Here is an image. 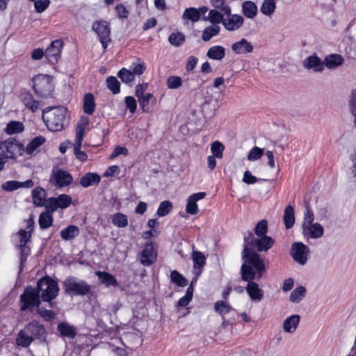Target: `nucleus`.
<instances>
[{"instance_id": "f257e3e1", "label": "nucleus", "mask_w": 356, "mask_h": 356, "mask_svg": "<svg viewBox=\"0 0 356 356\" xmlns=\"http://www.w3.org/2000/svg\"><path fill=\"white\" fill-rule=\"evenodd\" d=\"M244 257L245 263H242L240 268L241 279L247 282L245 289L250 300L257 303L264 298V291L259 285L258 281L266 273L267 267L255 254H245Z\"/></svg>"}, {"instance_id": "f03ea898", "label": "nucleus", "mask_w": 356, "mask_h": 356, "mask_svg": "<svg viewBox=\"0 0 356 356\" xmlns=\"http://www.w3.org/2000/svg\"><path fill=\"white\" fill-rule=\"evenodd\" d=\"M243 248L241 252V259L245 263V255L252 256L255 254L265 264L264 259H262L258 252H267L275 243V240L270 236H258L255 238L252 232L250 231L247 236L243 238Z\"/></svg>"}, {"instance_id": "7ed1b4c3", "label": "nucleus", "mask_w": 356, "mask_h": 356, "mask_svg": "<svg viewBox=\"0 0 356 356\" xmlns=\"http://www.w3.org/2000/svg\"><path fill=\"white\" fill-rule=\"evenodd\" d=\"M42 120L49 130L61 131L69 123L67 110L64 106L47 108L42 111Z\"/></svg>"}, {"instance_id": "20e7f679", "label": "nucleus", "mask_w": 356, "mask_h": 356, "mask_svg": "<svg viewBox=\"0 0 356 356\" xmlns=\"http://www.w3.org/2000/svg\"><path fill=\"white\" fill-rule=\"evenodd\" d=\"M24 152V145L14 138L0 141V171L4 168L6 160L15 159Z\"/></svg>"}, {"instance_id": "39448f33", "label": "nucleus", "mask_w": 356, "mask_h": 356, "mask_svg": "<svg viewBox=\"0 0 356 356\" xmlns=\"http://www.w3.org/2000/svg\"><path fill=\"white\" fill-rule=\"evenodd\" d=\"M36 292L44 302H49V307H53L56 302H51L58 293L59 288L56 282L49 277L41 278L37 284Z\"/></svg>"}, {"instance_id": "423d86ee", "label": "nucleus", "mask_w": 356, "mask_h": 356, "mask_svg": "<svg viewBox=\"0 0 356 356\" xmlns=\"http://www.w3.org/2000/svg\"><path fill=\"white\" fill-rule=\"evenodd\" d=\"M33 83L35 92L41 97H49L54 89L52 77L47 74H38L33 78Z\"/></svg>"}, {"instance_id": "0eeeda50", "label": "nucleus", "mask_w": 356, "mask_h": 356, "mask_svg": "<svg viewBox=\"0 0 356 356\" xmlns=\"http://www.w3.org/2000/svg\"><path fill=\"white\" fill-rule=\"evenodd\" d=\"M89 124L88 118H83L77 124L76 127V138L74 147V152L76 158L81 161H85L87 159V154L81 150L82 141L85 136V130Z\"/></svg>"}, {"instance_id": "6e6552de", "label": "nucleus", "mask_w": 356, "mask_h": 356, "mask_svg": "<svg viewBox=\"0 0 356 356\" xmlns=\"http://www.w3.org/2000/svg\"><path fill=\"white\" fill-rule=\"evenodd\" d=\"M66 293L74 296H85L91 290V286L86 281L75 277H68L64 281Z\"/></svg>"}, {"instance_id": "1a4fd4ad", "label": "nucleus", "mask_w": 356, "mask_h": 356, "mask_svg": "<svg viewBox=\"0 0 356 356\" xmlns=\"http://www.w3.org/2000/svg\"><path fill=\"white\" fill-rule=\"evenodd\" d=\"M40 297L36 292L35 288L28 286L20 296V309L22 311L32 310L34 307L37 308L40 305Z\"/></svg>"}, {"instance_id": "9d476101", "label": "nucleus", "mask_w": 356, "mask_h": 356, "mask_svg": "<svg viewBox=\"0 0 356 356\" xmlns=\"http://www.w3.org/2000/svg\"><path fill=\"white\" fill-rule=\"evenodd\" d=\"M92 29L98 35L103 48L106 49L107 42L110 41L109 23L106 20L95 21L92 24Z\"/></svg>"}, {"instance_id": "9b49d317", "label": "nucleus", "mask_w": 356, "mask_h": 356, "mask_svg": "<svg viewBox=\"0 0 356 356\" xmlns=\"http://www.w3.org/2000/svg\"><path fill=\"white\" fill-rule=\"evenodd\" d=\"M309 248L302 242H295L291 245V254L296 262L305 265L307 261Z\"/></svg>"}, {"instance_id": "f8f14e48", "label": "nucleus", "mask_w": 356, "mask_h": 356, "mask_svg": "<svg viewBox=\"0 0 356 356\" xmlns=\"http://www.w3.org/2000/svg\"><path fill=\"white\" fill-rule=\"evenodd\" d=\"M63 47L62 40H56L48 46L45 50V58L50 65H56L60 58V54Z\"/></svg>"}, {"instance_id": "ddd939ff", "label": "nucleus", "mask_w": 356, "mask_h": 356, "mask_svg": "<svg viewBox=\"0 0 356 356\" xmlns=\"http://www.w3.org/2000/svg\"><path fill=\"white\" fill-rule=\"evenodd\" d=\"M31 337L34 340H38L40 342H44L46 339V330L44 326L38 321H32L24 327Z\"/></svg>"}, {"instance_id": "4468645a", "label": "nucleus", "mask_w": 356, "mask_h": 356, "mask_svg": "<svg viewBox=\"0 0 356 356\" xmlns=\"http://www.w3.org/2000/svg\"><path fill=\"white\" fill-rule=\"evenodd\" d=\"M302 235L307 239H317L321 238L324 234V228L318 222H315L302 228Z\"/></svg>"}, {"instance_id": "2eb2a0df", "label": "nucleus", "mask_w": 356, "mask_h": 356, "mask_svg": "<svg viewBox=\"0 0 356 356\" xmlns=\"http://www.w3.org/2000/svg\"><path fill=\"white\" fill-rule=\"evenodd\" d=\"M143 73V68H122L118 75L125 83H131L134 81L136 75L140 76Z\"/></svg>"}, {"instance_id": "dca6fc26", "label": "nucleus", "mask_w": 356, "mask_h": 356, "mask_svg": "<svg viewBox=\"0 0 356 356\" xmlns=\"http://www.w3.org/2000/svg\"><path fill=\"white\" fill-rule=\"evenodd\" d=\"M52 177L55 184L60 187L70 185L73 180L72 175L68 172L63 170H58L54 172Z\"/></svg>"}, {"instance_id": "f3484780", "label": "nucleus", "mask_w": 356, "mask_h": 356, "mask_svg": "<svg viewBox=\"0 0 356 356\" xmlns=\"http://www.w3.org/2000/svg\"><path fill=\"white\" fill-rule=\"evenodd\" d=\"M19 99L24 105L33 113L38 111L41 106V102L35 100L30 92H22L19 95Z\"/></svg>"}, {"instance_id": "a211bd4d", "label": "nucleus", "mask_w": 356, "mask_h": 356, "mask_svg": "<svg viewBox=\"0 0 356 356\" xmlns=\"http://www.w3.org/2000/svg\"><path fill=\"white\" fill-rule=\"evenodd\" d=\"M244 19L241 15H229L227 19H224V28L228 31H236L243 24Z\"/></svg>"}, {"instance_id": "6ab92c4d", "label": "nucleus", "mask_w": 356, "mask_h": 356, "mask_svg": "<svg viewBox=\"0 0 356 356\" xmlns=\"http://www.w3.org/2000/svg\"><path fill=\"white\" fill-rule=\"evenodd\" d=\"M156 260V254L152 243L147 244L141 252L140 262L145 266L151 265Z\"/></svg>"}, {"instance_id": "aec40b11", "label": "nucleus", "mask_w": 356, "mask_h": 356, "mask_svg": "<svg viewBox=\"0 0 356 356\" xmlns=\"http://www.w3.org/2000/svg\"><path fill=\"white\" fill-rule=\"evenodd\" d=\"M300 316L298 314H293L287 317L283 323V329L287 333H293L299 325Z\"/></svg>"}, {"instance_id": "412c9836", "label": "nucleus", "mask_w": 356, "mask_h": 356, "mask_svg": "<svg viewBox=\"0 0 356 356\" xmlns=\"http://www.w3.org/2000/svg\"><path fill=\"white\" fill-rule=\"evenodd\" d=\"M232 49L236 54H241L252 52L253 47L246 39L242 38L240 41L234 43Z\"/></svg>"}, {"instance_id": "4be33fe9", "label": "nucleus", "mask_w": 356, "mask_h": 356, "mask_svg": "<svg viewBox=\"0 0 356 356\" xmlns=\"http://www.w3.org/2000/svg\"><path fill=\"white\" fill-rule=\"evenodd\" d=\"M95 274L99 277L100 283L106 287L118 286L117 280L112 274L105 271H97Z\"/></svg>"}, {"instance_id": "5701e85b", "label": "nucleus", "mask_w": 356, "mask_h": 356, "mask_svg": "<svg viewBox=\"0 0 356 356\" xmlns=\"http://www.w3.org/2000/svg\"><path fill=\"white\" fill-rule=\"evenodd\" d=\"M192 258L195 273L199 276L201 273V268L205 265L206 258L203 253L198 251H193Z\"/></svg>"}, {"instance_id": "b1692460", "label": "nucleus", "mask_w": 356, "mask_h": 356, "mask_svg": "<svg viewBox=\"0 0 356 356\" xmlns=\"http://www.w3.org/2000/svg\"><path fill=\"white\" fill-rule=\"evenodd\" d=\"M33 203L37 207L44 205L47 193L42 187H37L32 191Z\"/></svg>"}, {"instance_id": "393cba45", "label": "nucleus", "mask_w": 356, "mask_h": 356, "mask_svg": "<svg viewBox=\"0 0 356 356\" xmlns=\"http://www.w3.org/2000/svg\"><path fill=\"white\" fill-rule=\"evenodd\" d=\"M33 220L32 219H29L27 222L26 229L25 230L22 229L18 232V236L19 238V245H27V243L29 242L31 236V232L33 229Z\"/></svg>"}, {"instance_id": "a878e982", "label": "nucleus", "mask_w": 356, "mask_h": 356, "mask_svg": "<svg viewBox=\"0 0 356 356\" xmlns=\"http://www.w3.org/2000/svg\"><path fill=\"white\" fill-rule=\"evenodd\" d=\"M257 6L251 1H245L242 4V13L243 14L249 19H253L257 14Z\"/></svg>"}, {"instance_id": "bb28decb", "label": "nucleus", "mask_w": 356, "mask_h": 356, "mask_svg": "<svg viewBox=\"0 0 356 356\" xmlns=\"http://www.w3.org/2000/svg\"><path fill=\"white\" fill-rule=\"evenodd\" d=\"M100 181V177L96 173L88 172L80 179V184L87 188L90 186L97 185Z\"/></svg>"}, {"instance_id": "cd10ccee", "label": "nucleus", "mask_w": 356, "mask_h": 356, "mask_svg": "<svg viewBox=\"0 0 356 356\" xmlns=\"http://www.w3.org/2000/svg\"><path fill=\"white\" fill-rule=\"evenodd\" d=\"M58 330L62 337L73 339L76 334V329L67 323H60L58 325Z\"/></svg>"}, {"instance_id": "c85d7f7f", "label": "nucleus", "mask_w": 356, "mask_h": 356, "mask_svg": "<svg viewBox=\"0 0 356 356\" xmlns=\"http://www.w3.org/2000/svg\"><path fill=\"white\" fill-rule=\"evenodd\" d=\"M283 220L286 229H291L295 223L294 209L291 205L286 207Z\"/></svg>"}, {"instance_id": "c756f323", "label": "nucleus", "mask_w": 356, "mask_h": 356, "mask_svg": "<svg viewBox=\"0 0 356 356\" xmlns=\"http://www.w3.org/2000/svg\"><path fill=\"white\" fill-rule=\"evenodd\" d=\"M33 341L29 334L25 329L21 330L17 336L16 343L19 346L26 348Z\"/></svg>"}, {"instance_id": "7c9ffc66", "label": "nucleus", "mask_w": 356, "mask_h": 356, "mask_svg": "<svg viewBox=\"0 0 356 356\" xmlns=\"http://www.w3.org/2000/svg\"><path fill=\"white\" fill-rule=\"evenodd\" d=\"M343 62V58L341 55L332 54L325 58L323 64L325 65V67H338L341 65Z\"/></svg>"}, {"instance_id": "2f4dec72", "label": "nucleus", "mask_w": 356, "mask_h": 356, "mask_svg": "<svg viewBox=\"0 0 356 356\" xmlns=\"http://www.w3.org/2000/svg\"><path fill=\"white\" fill-rule=\"evenodd\" d=\"M83 108L85 113L91 115L95 108V97L92 94L88 93L84 95Z\"/></svg>"}, {"instance_id": "473e14b6", "label": "nucleus", "mask_w": 356, "mask_h": 356, "mask_svg": "<svg viewBox=\"0 0 356 356\" xmlns=\"http://www.w3.org/2000/svg\"><path fill=\"white\" fill-rule=\"evenodd\" d=\"M79 234V229L75 225H69L60 231V236L65 241L74 238Z\"/></svg>"}, {"instance_id": "72a5a7b5", "label": "nucleus", "mask_w": 356, "mask_h": 356, "mask_svg": "<svg viewBox=\"0 0 356 356\" xmlns=\"http://www.w3.org/2000/svg\"><path fill=\"white\" fill-rule=\"evenodd\" d=\"M306 288L303 286H299L291 291L289 300L293 303H299L306 296Z\"/></svg>"}, {"instance_id": "f704fd0d", "label": "nucleus", "mask_w": 356, "mask_h": 356, "mask_svg": "<svg viewBox=\"0 0 356 356\" xmlns=\"http://www.w3.org/2000/svg\"><path fill=\"white\" fill-rule=\"evenodd\" d=\"M45 142V138L42 136L34 138L26 146L24 151L28 154H32L40 146Z\"/></svg>"}, {"instance_id": "c9c22d12", "label": "nucleus", "mask_w": 356, "mask_h": 356, "mask_svg": "<svg viewBox=\"0 0 356 356\" xmlns=\"http://www.w3.org/2000/svg\"><path fill=\"white\" fill-rule=\"evenodd\" d=\"M38 222L42 229L49 228L53 223L52 214L47 211L42 213L39 216Z\"/></svg>"}, {"instance_id": "e433bc0d", "label": "nucleus", "mask_w": 356, "mask_h": 356, "mask_svg": "<svg viewBox=\"0 0 356 356\" xmlns=\"http://www.w3.org/2000/svg\"><path fill=\"white\" fill-rule=\"evenodd\" d=\"M24 129V127L22 122L18 121H11L7 124L6 132L9 135H12L21 133Z\"/></svg>"}, {"instance_id": "4c0bfd02", "label": "nucleus", "mask_w": 356, "mask_h": 356, "mask_svg": "<svg viewBox=\"0 0 356 356\" xmlns=\"http://www.w3.org/2000/svg\"><path fill=\"white\" fill-rule=\"evenodd\" d=\"M112 223L119 227H125L128 225V219L126 215L122 213H117L111 216Z\"/></svg>"}, {"instance_id": "58836bf2", "label": "nucleus", "mask_w": 356, "mask_h": 356, "mask_svg": "<svg viewBox=\"0 0 356 356\" xmlns=\"http://www.w3.org/2000/svg\"><path fill=\"white\" fill-rule=\"evenodd\" d=\"M276 3L275 0H264L261 6V12L266 15L270 16L275 10Z\"/></svg>"}, {"instance_id": "ea45409f", "label": "nucleus", "mask_w": 356, "mask_h": 356, "mask_svg": "<svg viewBox=\"0 0 356 356\" xmlns=\"http://www.w3.org/2000/svg\"><path fill=\"white\" fill-rule=\"evenodd\" d=\"M220 28L218 25H211L207 27L202 33V40L204 41H209L213 35H216L220 32Z\"/></svg>"}, {"instance_id": "a19ab883", "label": "nucleus", "mask_w": 356, "mask_h": 356, "mask_svg": "<svg viewBox=\"0 0 356 356\" xmlns=\"http://www.w3.org/2000/svg\"><path fill=\"white\" fill-rule=\"evenodd\" d=\"M155 102L156 99L151 93H146L145 95L138 99L140 106L145 112L149 111V104L150 103H155Z\"/></svg>"}, {"instance_id": "79ce46f5", "label": "nucleus", "mask_w": 356, "mask_h": 356, "mask_svg": "<svg viewBox=\"0 0 356 356\" xmlns=\"http://www.w3.org/2000/svg\"><path fill=\"white\" fill-rule=\"evenodd\" d=\"M182 18L184 19H190L192 22H195L200 19V11L195 8H186L182 15Z\"/></svg>"}, {"instance_id": "37998d69", "label": "nucleus", "mask_w": 356, "mask_h": 356, "mask_svg": "<svg viewBox=\"0 0 356 356\" xmlns=\"http://www.w3.org/2000/svg\"><path fill=\"white\" fill-rule=\"evenodd\" d=\"M268 221L265 219L259 220L255 225L254 234L257 236H267L268 232Z\"/></svg>"}, {"instance_id": "c03bdc74", "label": "nucleus", "mask_w": 356, "mask_h": 356, "mask_svg": "<svg viewBox=\"0 0 356 356\" xmlns=\"http://www.w3.org/2000/svg\"><path fill=\"white\" fill-rule=\"evenodd\" d=\"M323 61L316 55L308 56L303 63V67H322Z\"/></svg>"}, {"instance_id": "a18cd8bd", "label": "nucleus", "mask_w": 356, "mask_h": 356, "mask_svg": "<svg viewBox=\"0 0 356 356\" xmlns=\"http://www.w3.org/2000/svg\"><path fill=\"white\" fill-rule=\"evenodd\" d=\"M314 215L312 209L307 206L306 207L305 211L304 212V220L302 224V229L305 227V226L310 225L314 224Z\"/></svg>"}, {"instance_id": "49530a36", "label": "nucleus", "mask_w": 356, "mask_h": 356, "mask_svg": "<svg viewBox=\"0 0 356 356\" xmlns=\"http://www.w3.org/2000/svg\"><path fill=\"white\" fill-rule=\"evenodd\" d=\"M264 153V149L254 146L249 152L247 159L248 161H256L259 159Z\"/></svg>"}, {"instance_id": "de8ad7c7", "label": "nucleus", "mask_w": 356, "mask_h": 356, "mask_svg": "<svg viewBox=\"0 0 356 356\" xmlns=\"http://www.w3.org/2000/svg\"><path fill=\"white\" fill-rule=\"evenodd\" d=\"M267 179L257 178L254 176L249 170L245 171L243 173V181L247 184H254L258 181H268Z\"/></svg>"}, {"instance_id": "09e8293b", "label": "nucleus", "mask_w": 356, "mask_h": 356, "mask_svg": "<svg viewBox=\"0 0 356 356\" xmlns=\"http://www.w3.org/2000/svg\"><path fill=\"white\" fill-rule=\"evenodd\" d=\"M170 279L172 282L175 283L179 286H185L187 284L186 279L177 270L171 272Z\"/></svg>"}, {"instance_id": "8fccbe9b", "label": "nucleus", "mask_w": 356, "mask_h": 356, "mask_svg": "<svg viewBox=\"0 0 356 356\" xmlns=\"http://www.w3.org/2000/svg\"><path fill=\"white\" fill-rule=\"evenodd\" d=\"M209 58L221 60L222 58V47L216 46L210 48L207 52Z\"/></svg>"}, {"instance_id": "3c124183", "label": "nucleus", "mask_w": 356, "mask_h": 356, "mask_svg": "<svg viewBox=\"0 0 356 356\" xmlns=\"http://www.w3.org/2000/svg\"><path fill=\"white\" fill-rule=\"evenodd\" d=\"M60 209L67 208L72 203V198L70 196L66 194L60 195L58 197H56Z\"/></svg>"}, {"instance_id": "603ef678", "label": "nucleus", "mask_w": 356, "mask_h": 356, "mask_svg": "<svg viewBox=\"0 0 356 356\" xmlns=\"http://www.w3.org/2000/svg\"><path fill=\"white\" fill-rule=\"evenodd\" d=\"M172 208V205L169 201H163L160 204L156 213L159 217L165 216L171 211Z\"/></svg>"}, {"instance_id": "864d4df0", "label": "nucleus", "mask_w": 356, "mask_h": 356, "mask_svg": "<svg viewBox=\"0 0 356 356\" xmlns=\"http://www.w3.org/2000/svg\"><path fill=\"white\" fill-rule=\"evenodd\" d=\"M185 40L184 35L181 33H173L168 38L169 42L174 46L181 45Z\"/></svg>"}, {"instance_id": "5fc2aeb1", "label": "nucleus", "mask_w": 356, "mask_h": 356, "mask_svg": "<svg viewBox=\"0 0 356 356\" xmlns=\"http://www.w3.org/2000/svg\"><path fill=\"white\" fill-rule=\"evenodd\" d=\"M108 88L114 93L120 92V82L114 76H110L106 80Z\"/></svg>"}, {"instance_id": "6e6d98bb", "label": "nucleus", "mask_w": 356, "mask_h": 356, "mask_svg": "<svg viewBox=\"0 0 356 356\" xmlns=\"http://www.w3.org/2000/svg\"><path fill=\"white\" fill-rule=\"evenodd\" d=\"M57 202L56 197H50L46 200L44 205L46 208V211L51 214L56 211L58 209Z\"/></svg>"}, {"instance_id": "4d7b16f0", "label": "nucleus", "mask_w": 356, "mask_h": 356, "mask_svg": "<svg viewBox=\"0 0 356 356\" xmlns=\"http://www.w3.org/2000/svg\"><path fill=\"white\" fill-rule=\"evenodd\" d=\"M20 251V270H22L24 263L26 261L27 257L30 254V248L27 245H19Z\"/></svg>"}, {"instance_id": "13d9d810", "label": "nucleus", "mask_w": 356, "mask_h": 356, "mask_svg": "<svg viewBox=\"0 0 356 356\" xmlns=\"http://www.w3.org/2000/svg\"><path fill=\"white\" fill-rule=\"evenodd\" d=\"M208 18L210 19V22L212 24L222 22V14L214 9L209 11Z\"/></svg>"}, {"instance_id": "bf43d9fd", "label": "nucleus", "mask_w": 356, "mask_h": 356, "mask_svg": "<svg viewBox=\"0 0 356 356\" xmlns=\"http://www.w3.org/2000/svg\"><path fill=\"white\" fill-rule=\"evenodd\" d=\"M182 84V80L179 76H172L167 80V86L170 89H176Z\"/></svg>"}, {"instance_id": "052dcab7", "label": "nucleus", "mask_w": 356, "mask_h": 356, "mask_svg": "<svg viewBox=\"0 0 356 356\" xmlns=\"http://www.w3.org/2000/svg\"><path fill=\"white\" fill-rule=\"evenodd\" d=\"M20 188L19 181H7L2 184L1 188L5 191H13Z\"/></svg>"}, {"instance_id": "680f3d73", "label": "nucleus", "mask_w": 356, "mask_h": 356, "mask_svg": "<svg viewBox=\"0 0 356 356\" xmlns=\"http://www.w3.org/2000/svg\"><path fill=\"white\" fill-rule=\"evenodd\" d=\"M349 106L352 115L355 117L354 122L356 127V90H353L351 92Z\"/></svg>"}, {"instance_id": "e2e57ef3", "label": "nucleus", "mask_w": 356, "mask_h": 356, "mask_svg": "<svg viewBox=\"0 0 356 356\" xmlns=\"http://www.w3.org/2000/svg\"><path fill=\"white\" fill-rule=\"evenodd\" d=\"M211 150L212 155L216 158L222 156V145L219 141H215L211 144Z\"/></svg>"}, {"instance_id": "0e129e2a", "label": "nucleus", "mask_w": 356, "mask_h": 356, "mask_svg": "<svg viewBox=\"0 0 356 356\" xmlns=\"http://www.w3.org/2000/svg\"><path fill=\"white\" fill-rule=\"evenodd\" d=\"M49 3V0H35L34 6L38 13H42L47 8Z\"/></svg>"}, {"instance_id": "69168bd1", "label": "nucleus", "mask_w": 356, "mask_h": 356, "mask_svg": "<svg viewBox=\"0 0 356 356\" xmlns=\"http://www.w3.org/2000/svg\"><path fill=\"white\" fill-rule=\"evenodd\" d=\"M186 210L187 213L195 215L198 211L197 205L196 204V202H195L192 198L188 197V202L186 207Z\"/></svg>"}, {"instance_id": "338daca9", "label": "nucleus", "mask_w": 356, "mask_h": 356, "mask_svg": "<svg viewBox=\"0 0 356 356\" xmlns=\"http://www.w3.org/2000/svg\"><path fill=\"white\" fill-rule=\"evenodd\" d=\"M38 314L47 321H51L55 317V314L52 311L40 307H38Z\"/></svg>"}, {"instance_id": "774afa93", "label": "nucleus", "mask_w": 356, "mask_h": 356, "mask_svg": "<svg viewBox=\"0 0 356 356\" xmlns=\"http://www.w3.org/2000/svg\"><path fill=\"white\" fill-rule=\"evenodd\" d=\"M125 103L127 105V108L129 110V111L131 113H134L136 110V99L131 96H128L125 98Z\"/></svg>"}]
</instances>
